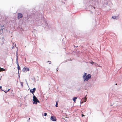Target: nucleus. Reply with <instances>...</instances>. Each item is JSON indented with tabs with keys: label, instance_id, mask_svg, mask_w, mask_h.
<instances>
[{
	"label": "nucleus",
	"instance_id": "nucleus-9",
	"mask_svg": "<svg viewBox=\"0 0 122 122\" xmlns=\"http://www.w3.org/2000/svg\"><path fill=\"white\" fill-rule=\"evenodd\" d=\"M58 101H57L56 102V103L55 106L56 107H58Z\"/></svg>",
	"mask_w": 122,
	"mask_h": 122
},
{
	"label": "nucleus",
	"instance_id": "nucleus-2",
	"mask_svg": "<svg viewBox=\"0 0 122 122\" xmlns=\"http://www.w3.org/2000/svg\"><path fill=\"white\" fill-rule=\"evenodd\" d=\"M33 100L34 101V102L33 103L34 104H37V102L39 103H40V101L38 100L37 98L34 95H33Z\"/></svg>",
	"mask_w": 122,
	"mask_h": 122
},
{
	"label": "nucleus",
	"instance_id": "nucleus-17",
	"mask_svg": "<svg viewBox=\"0 0 122 122\" xmlns=\"http://www.w3.org/2000/svg\"><path fill=\"white\" fill-rule=\"evenodd\" d=\"M3 30V29L2 28V29L0 30H2V31Z\"/></svg>",
	"mask_w": 122,
	"mask_h": 122
},
{
	"label": "nucleus",
	"instance_id": "nucleus-23",
	"mask_svg": "<svg viewBox=\"0 0 122 122\" xmlns=\"http://www.w3.org/2000/svg\"><path fill=\"white\" fill-rule=\"evenodd\" d=\"M115 85H117V83H116V84H115Z\"/></svg>",
	"mask_w": 122,
	"mask_h": 122
},
{
	"label": "nucleus",
	"instance_id": "nucleus-18",
	"mask_svg": "<svg viewBox=\"0 0 122 122\" xmlns=\"http://www.w3.org/2000/svg\"><path fill=\"white\" fill-rule=\"evenodd\" d=\"M82 116H84V115L83 114H82Z\"/></svg>",
	"mask_w": 122,
	"mask_h": 122
},
{
	"label": "nucleus",
	"instance_id": "nucleus-19",
	"mask_svg": "<svg viewBox=\"0 0 122 122\" xmlns=\"http://www.w3.org/2000/svg\"><path fill=\"white\" fill-rule=\"evenodd\" d=\"M0 88L1 89L2 88V86H0Z\"/></svg>",
	"mask_w": 122,
	"mask_h": 122
},
{
	"label": "nucleus",
	"instance_id": "nucleus-21",
	"mask_svg": "<svg viewBox=\"0 0 122 122\" xmlns=\"http://www.w3.org/2000/svg\"><path fill=\"white\" fill-rule=\"evenodd\" d=\"M3 26H1V27L2 28Z\"/></svg>",
	"mask_w": 122,
	"mask_h": 122
},
{
	"label": "nucleus",
	"instance_id": "nucleus-8",
	"mask_svg": "<svg viewBox=\"0 0 122 122\" xmlns=\"http://www.w3.org/2000/svg\"><path fill=\"white\" fill-rule=\"evenodd\" d=\"M77 98V97H74L73 98V100L74 102H75L76 100V99Z\"/></svg>",
	"mask_w": 122,
	"mask_h": 122
},
{
	"label": "nucleus",
	"instance_id": "nucleus-11",
	"mask_svg": "<svg viewBox=\"0 0 122 122\" xmlns=\"http://www.w3.org/2000/svg\"><path fill=\"white\" fill-rule=\"evenodd\" d=\"M116 17L115 16H113L112 17V18L113 19H115L116 18Z\"/></svg>",
	"mask_w": 122,
	"mask_h": 122
},
{
	"label": "nucleus",
	"instance_id": "nucleus-16",
	"mask_svg": "<svg viewBox=\"0 0 122 122\" xmlns=\"http://www.w3.org/2000/svg\"><path fill=\"white\" fill-rule=\"evenodd\" d=\"M85 101H84V102H86V100H87V99H86H86H85Z\"/></svg>",
	"mask_w": 122,
	"mask_h": 122
},
{
	"label": "nucleus",
	"instance_id": "nucleus-22",
	"mask_svg": "<svg viewBox=\"0 0 122 122\" xmlns=\"http://www.w3.org/2000/svg\"><path fill=\"white\" fill-rule=\"evenodd\" d=\"M99 67H102L101 66H100Z\"/></svg>",
	"mask_w": 122,
	"mask_h": 122
},
{
	"label": "nucleus",
	"instance_id": "nucleus-15",
	"mask_svg": "<svg viewBox=\"0 0 122 122\" xmlns=\"http://www.w3.org/2000/svg\"><path fill=\"white\" fill-rule=\"evenodd\" d=\"M21 85L22 87L23 86V83H21Z\"/></svg>",
	"mask_w": 122,
	"mask_h": 122
},
{
	"label": "nucleus",
	"instance_id": "nucleus-14",
	"mask_svg": "<svg viewBox=\"0 0 122 122\" xmlns=\"http://www.w3.org/2000/svg\"><path fill=\"white\" fill-rule=\"evenodd\" d=\"M47 115V114L46 113H45L44 114V116H46Z\"/></svg>",
	"mask_w": 122,
	"mask_h": 122
},
{
	"label": "nucleus",
	"instance_id": "nucleus-20",
	"mask_svg": "<svg viewBox=\"0 0 122 122\" xmlns=\"http://www.w3.org/2000/svg\"><path fill=\"white\" fill-rule=\"evenodd\" d=\"M51 61H49V64H51Z\"/></svg>",
	"mask_w": 122,
	"mask_h": 122
},
{
	"label": "nucleus",
	"instance_id": "nucleus-7",
	"mask_svg": "<svg viewBox=\"0 0 122 122\" xmlns=\"http://www.w3.org/2000/svg\"><path fill=\"white\" fill-rule=\"evenodd\" d=\"M5 70L4 69L1 68L0 67V72L3 71Z\"/></svg>",
	"mask_w": 122,
	"mask_h": 122
},
{
	"label": "nucleus",
	"instance_id": "nucleus-5",
	"mask_svg": "<svg viewBox=\"0 0 122 122\" xmlns=\"http://www.w3.org/2000/svg\"><path fill=\"white\" fill-rule=\"evenodd\" d=\"M36 91V88H33V89H31L30 90V91L31 93L33 94V95L34 94L33 93L35 92Z\"/></svg>",
	"mask_w": 122,
	"mask_h": 122
},
{
	"label": "nucleus",
	"instance_id": "nucleus-13",
	"mask_svg": "<svg viewBox=\"0 0 122 122\" xmlns=\"http://www.w3.org/2000/svg\"><path fill=\"white\" fill-rule=\"evenodd\" d=\"M18 69L19 70L20 69V67L18 64Z\"/></svg>",
	"mask_w": 122,
	"mask_h": 122
},
{
	"label": "nucleus",
	"instance_id": "nucleus-4",
	"mask_svg": "<svg viewBox=\"0 0 122 122\" xmlns=\"http://www.w3.org/2000/svg\"><path fill=\"white\" fill-rule=\"evenodd\" d=\"M50 119L51 120L53 121H55L56 120V118L54 116H51Z\"/></svg>",
	"mask_w": 122,
	"mask_h": 122
},
{
	"label": "nucleus",
	"instance_id": "nucleus-10",
	"mask_svg": "<svg viewBox=\"0 0 122 122\" xmlns=\"http://www.w3.org/2000/svg\"><path fill=\"white\" fill-rule=\"evenodd\" d=\"M90 63L91 64H95V65L96 64V63H95L93 62V61L91 62Z\"/></svg>",
	"mask_w": 122,
	"mask_h": 122
},
{
	"label": "nucleus",
	"instance_id": "nucleus-1",
	"mask_svg": "<svg viewBox=\"0 0 122 122\" xmlns=\"http://www.w3.org/2000/svg\"><path fill=\"white\" fill-rule=\"evenodd\" d=\"M87 75V74L86 73H85L84 75L83 76L84 81H87L91 78V76L90 74H88Z\"/></svg>",
	"mask_w": 122,
	"mask_h": 122
},
{
	"label": "nucleus",
	"instance_id": "nucleus-3",
	"mask_svg": "<svg viewBox=\"0 0 122 122\" xmlns=\"http://www.w3.org/2000/svg\"><path fill=\"white\" fill-rule=\"evenodd\" d=\"M23 71L24 72L29 71V69L28 68L24 67L23 69Z\"/></svg>",
	"mask_w": 122,
	"mask_h": 122
},
{
	"label": "nucleus",
	"instance_id": "nucleus-6",
	"mask_svg": "<svg viewBox=\"0 0 122 122\" xmlns=\"http://www.w3.org/2000/svg\"><path fill=\"white\" fill-rule=\"evenodd\" d=\"M22 14L21 13H19L18 14V19H19L20 18H22Z\"/></svg>",
	"mask_w": 122,
	"mask_h": 122
},
{
	"label": "nucleus",
	"instance_id": "nucleus-12",
	"mask_svg": "<svg viewBox=\"0 0 122 122\" xmlns=\"http://www.w3.org/2000/svg\"><path fill=\"white\" fill-rule=\"evenodd\" d=\"M10 90V89H8V90L7 91H3L4 92H5V93H7V92L9 91Z\"/></svg>",
	"mask_w": 122,
	"mask_h": 122
}]
</instances>
